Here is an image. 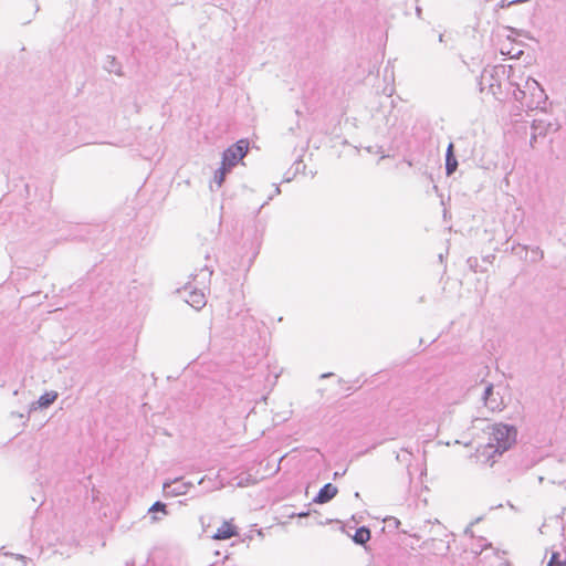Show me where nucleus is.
Segmentation results:
<instances>
[{"label":"nucleus","instance_id":"obj_18","mask_svg":"<svg viewBox=\"0 0 566 566\" xmlns=\"http://www.w3.org/2000/svg\"><path fill=\"white\" fill-rule=\"evenodd\" d=\"M518 133L522 132L523 135H526V126L525 125H522V126H518Z\"/></svg>","mask_w":566,"mask_h":566},{"label":"nucleus","instance_id":"obj_13","mask_svg":"<svg viewBox=\"0 0 566 566\" xmlns=\"http://www.w3.org/2000/svg\"><path fill=\"white\" fill-rule=\"evenodd\" d=\"M56 392H46L40 397L39 403L41 407H48L56 399Z\"/></svg>","mask_w":566,"mask_h":566},{"label":"nucleus","instance_id":"obj_14","mask_svg":"<svg viewBox=\"0 0 566 566\" xmlns=\"http://www.w3.org/2000/svg\"><path fill=\"white\" fill-rule=\"evenodd\" d=\"M547 566H566V560H562L558 553H553Z\"/></svg>","mask_w":566,"mask_h":566},{"label":"nucleus","instance_id":"obj_5","mask_svg":"<svg viewBox=\"0 0 566 566\" xmlns=\"http://www.w3.org/2000/svg\"><path fill=\"white\" fill-rule=\"evenodd\" d=\"M507 41L502 42L500 45V53L509 57V60L514 61L513 64H518L516 60L524 53L523 44L521 42L511 41L510 34L506 35Z\"/></svg>","mask_w":566,"mask_h":566},{"label":"nucleus","instance_id":"obj_4","mask_svg":"<svg viewBox=\"0 0 566 566\" xmlns=\"http://www.w3.org/2000/svg\"><path fill=\"white\" fill-rule=\"evenodd\" d=\"M495 80V66L488 65L481 73L479 80V88L481 94L493 97L495 92L493 91Z\"/></svg>","mask_w":566,"mask_h":566},{"label":"nucleus","instance_id":"obj_17","mask_svg":"<svg viewBox=\"0 0 566 566\" xmlns=\"http://www.w3.org/2000/svg\"><path fill=\"white\" fill-rule=\"evenodd\" d=\"M492 390H493V387L492 385L490 384L486 388H485V399H488L491 395H492Z\"/></svg>","mask_w":566,"mask_h":566},{"label":"nucleus","instance_id":"obj_12","mask_svg":"<svg viewBox=\"0 0 566 566\" xmlns=\"http://www.w3.org/2000/svg\"><path fill=\"white\" fill-rule=\"evenodd\" d=\"M187 303H189L195 308H200L206 304L205 295L202 293L192 292L189 295Z\"/></svg>","mask_w":566,"mask_h":566},{"label":"nucleus","instance_id":"obj_1","mask_svg":"<svg viewBox=\"0 0 566 566\" xmlns=\"http://www.w3.org/2000/svg\"><path fill=\"white\" fill-rule=\"evenodd\" d=\"M497 88L511 94L521 111L545 109L547 95L544 88L524 74L521 64H497Z\"/></svg>","mask_w":566,"mask_h":566},{"label":"nucleus","instance_id":"obj_19","mask_svg":"<svg viewBox=\"0 0 566 566\" xmlns=\"http://www.w3.org/2000/svg\"><path fill=\"white\" fill-rule=\"evenodd\" d=\"M416 12H417V15L420 18L421 17V12H422L421 8L417 7L416 8Z\"/></svg>","mask_w":566,"mask_h":566},{"label":"nucleus","instance_id":"obj_7","mask_svg":"<svg viewBox=\"0 0 566 566\" xmlns=\"http://www.w3.org/2000/svg\"><path fill=\"white\" fill-rule=\"evenodd\" d=\"M551 129L553 124L544 119H534L531 126V146L534 145L538 136H545Z\"/></svg>","mask_w":566,"mask_h":566},{"label":"nucleus","instance_id":"obj_9","mask_svg":"<svg viewBox=\"0 0 566 566\" xmlns=\"http://www.w3.org/2000/svg\"><path fill=\"white\" fill-rule=\"evenodd\" d=\"M458 168V160L453 153V144H449L446 154V172L448 176L452 175Z\"/></svg>","mask_w":566,"mask_h":566},{"label":"nucleus","instance_id":"obj_8","mask_svg":"<svg viewBox=\"0 0 566 566\" xmlns=\"http://www.w3.org/2000/svg\"><path fill=\"white\" fill-rule=\"evenodd\" d=\"M337 493L338 489L334 484L327 483L319 490V492L314 499V502L317 504L327 503L332 499H334L337 495Z\"/></svg>","mask_w":566,"mask_h":566},{"label":"nucleus","instance_id":"obj_15","mask_svg":"<svg viewBox=\"0 0 566 566\" xmlns=\"http://www.w3.org/2000/svg\"><path fill=\"white\" fill-rule=\"evenodd\" d=\"M526 0H501L500 3H497V7L500 8H506V7H510L512 4H517V3H522V2H525Z\"/></svg>","mask_w":566,"mask_h":566},{"label":"nucleus","instance_id":"obj_3","mask_svg":"<svg viewBox=\"0 0 566 566\" xmlns=\"http://www.w3.org/2000/svg\"><path fill=\"white\" fill-rule=\"evenodd\" d=\"M517 430L515 427L502 424L497 427V453L509 450L516 443Z\"/></svg>","mask_w":566,"mask_h":566},{"label":"nucleus","instance_id":"obj_10","mask_svg":"<svg viewBox=\"0 0 566 566\" xmlns=\"http://www.w3.org/2000/svg\"><path fill=\"white\" fill-rule=\"evenodd\" d=\"M104 69L108 72V73H115L116 75H123L122 73V66L120 64L117 62L116 57L113 56V55H107L106 59H105V62H104Z\"/></svg>","mask_w":566,"mask_h":566},{"label":"nucleus","instance_id":"obj_16","mask_svg":"<svg viewBox=\"0 0 566 566\" xmlns=\"http://www.w3.org/2000/svg\"><path fill=\"white\" fill-rule=\"evenodd\" d=\"M149 511L150 512L161 511V512L166 513V505L161 502H156L153 504V506L150 507Z\"/></svg>","mask_w":566,"mask_h":566},{"label":"nucleus","instance_id":"obj_11","mask_svg":"<svg viewBox=\"0 0 566 566\" xmlns=\"http://www.w3.org/2000/svg\"><path fill=\"white\" fill-rule=\"evenodd\" d=\"M353 539L357 544H366L370 539V530L361 526L355 532Z\"/></svg>","mask_w":566,"mask_h":566},{"label":"nucleus","instance_id":"obj_20","mask_svg":"<svg viewBox=\"0 0 566 566\" xmlns=\"http://www.w3.org/2000/svg\"><path fill=\"white\" fill-rule=\"evenodd\" d=\"M443 36H444L443 34L439 35V42H443Z\"/></svg>","mask_w":566,"mask_h":566},{"label":"nucleus","instance_id":"obj_2","mask_svg":"<svg viewBox=\"0 0 566 566\" xmlns=\"http://www.w3.org/2000/svg\"><path fill=\"white\" fill-rule=\"evenodd\" d=\"M249 143L241 139L222 153L220 167L216 170L214 177H226L231 168L235 166L248 153Z\"/></svg>","mask_w":566,"mask_h":566},{"label":"nucleus","instance_id":"obj_6","mask_svg":"<svg viewBox=\"0 0 566 566\" xmlns=\"http://www.w3.org/2000/svg\"><path fill=\"white\" fill-rule=\"evenodd\" d=\"M239 535V528L233 518L223 521L217 531L211 535L216 541H224Z\"/></svg>","mask_w":566,"mask_h":566}]
</instances>
